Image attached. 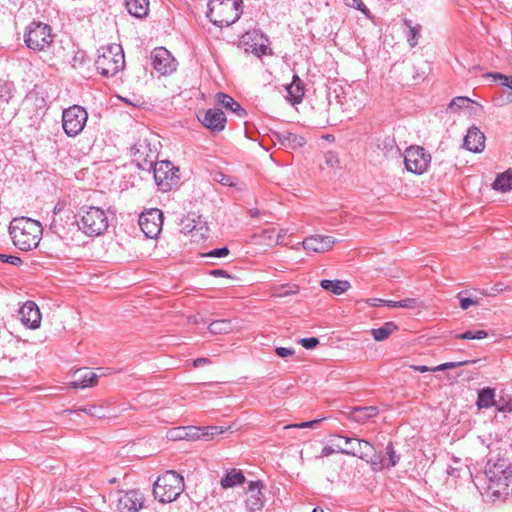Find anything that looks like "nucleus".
<instances>
[{"label": "nucleus", "instance_id": "20", "mask_svg": "<svg viewBox=\"0 0 512 512\" xmlns=\"http://www.w3.org/2000/svg\"><path fill=\"white\" fill-rule=\"evenodd\" d=\"M379 414V409L376 406L354 407L347 416L350 420L357 423H365L368 420L376 417Z\"/></svg>", "mask_w": 512, "mask_h": 512}, {"label": "nucleus", "instance_id": "10", "mask_svg": "<svg viewBox=\"0 0 512 512\" xmlns=\"http://www.w3.org/2000/svg\"><path fill=\"white\" fill-rule=\"evenodd\" d=\"M179 169L170 161H160L154 166V179L160 190L166 192L179 182Z\"/></svg>", "mask_w": 512, "mask_h": 512}, {"label": "nucleus", "instance_id": "50", "mask_svg": "<svg viewBox=\"0 0 512 512\" xmlns=\"http://www.w3.org/2000/svg\"><path fill=\"white\" fill-rule=\"evenodd\" d=\"M11 97L10 89L7 85L0 84V101L8 102Z\"/></svg>", "mask_w": 512, "mask_h": 512}, {"label": "nucleus", "instance_id": "60", "mask_svg": "<svg viewBox=\"0 0 512 512\" xmlns=\"http://www.w3.org/2000/svg\"><path fill=\"white\" fill-rule=\"evenodd\" d=\"M220 182L222 184L228 185V186H232L233 185V183L230 181V178L227 177V176H224V175H222V178H221Z\"/></svg>", "mask_w": 512, "mask_h": 512}, {"label": "nucleus", "instance_id": "40", "mask_svg": "<svg viewBox=\"0 0 512 512\" xmlns=\"http://www.w3.org/2000/svg\"><path fill=\"white\" fill-rule=\"evenodd\" d=\"M487 335H488L487 332L484 330H476V331L469 330L464 333L458 334L456 337L458 339H463V340H474V339L480 340V339L486 338Z\"/></svg>", "mask_w": 512, "mask_h": 512}, {"label": "nucleus", "instance_id": "31", "mask_svg": "<svg viewBox=\"0 0 512 512\" xmlns=\"http://www.w3.org/2000/svg\"><path fill=\"white\" fill-rule=\"evenodd\" d=\"M475 362H476L475 360H473V361H459V362H446V363H443L441 365L435 366L433 368H429V367L424 366V365H414V366H412V369L414 371L420 372V373H425V372H428V371L438 372V371H445V370H448V369H453V368H456V367H461V366L467 365L469 363H475Z\"/></svg>", "mask_w": 512, "mask_h": 512}, {"label": "nucleus", "instance_id": "6", "mask_svg": "<svg viewBox=\"0 0 512 512\" xmlns=\"http://www.w3.org/2000/svg\"><path fill=\"white\" fill-rule=\"evenodd\" d=\"M184 477L175 471H166L153 485V495L161 503L175 501L184 491Z\"/></svg>", "mask_w": 512, "mask_h": 512}, {"label": "nucleus", "instance_id": "25", "mask_svg": "<svg viewBox=\"0 0 512 512\" xmlns=\"http://www.w3.org/2000/svg\"><path fill=\"white\" fill-rule=\"evenodd\" d=\"M286 90L287 98L292 104H298L302 101L305 94L304 83L298 75L293 76L292 82L286 87Z\"/></svg>", "mask_w": 512, "mask_h": 512}, {"label": "nucleus", "instance_id": "27", "mask_svg": "<svg viewBox=\"0 0 512 512\" xmlns=\"http://www.w3.org/2000/svg\"><path fill=\"white\" fill-rule=\"evenodd\" d=\"M477 406L480 409H487L496 406L499 411H503V407H498L495 402V389L487 387L483 388L478 393Z\"/></svg>", "mask_w": 512, "mask_h": 512}, {"label": "nucleus", "instance_id": "5", "mask_svg": "<svg viewBox=\"0 0 512 512\" xmlns=\"http://www.w3.org/2000/svg\"><path fill=\"white\" fill-rule=\"evenodd\" d=\"M242 0H209L207 17L219 27L236 22L241 13Z\"/></svg>", "mask_w": 512, "mask_h": 512}, {"label": "nucleus", "instance_id": "48", "mask_svg": "<svg viewBox=\"0 0 512 512\" xmlns=\"http://www.w3.org/2000/svg\"><path fill=\"white\" fill-rule=\"evenodd\" d=\"M299 343L306 349H313L319 344V339L316 337L302 338Z\"/></svg>", "mask_w": 512, "mask_h": 512}, {"label": "nucleus", "instance_id": "58", "mask_svg": "<svg viewBox=\"0 0 512 512\" xmlns=\"http://www.w3.org/2000/svg\"><path fill=\"white\" fill-rule=\"evenodd\" d=\"M273 235H274V230L273 229L264 230L263 234H262L263 237L268 238L270 240L273 238Z\"/></svg>", "mask_w": 512, "mask_h": 512}, {"label": "nucleus", "instance_id": "24", "mask_svg": "<svg viewBox=\"0 0 512 512\" xmlns=\"http://www.w3.org/2000/svg\"><path fill=\"white\" fill-rule=\"evenodd\" d=\"M386 455L387 457L376 456L375 459H371V463L375 469L394 467L399 462L400 457L396 454L391 442L386 447Z\"/></svg>", "mask_w": 512, "mask_h": 512}, {"label": "nucleus", "instance_id": "32", "mask_svg": "<svg viewBox=\"0 0 512 512\" xmlns=\"http://www.w3.org/2000/svg\"><path fill=\"white\" fill-rule=\"evenodd\" d=\"M492 188L502 193L512 190V170L499 174L493 182Z\"/></svg>", "mask_w": 512, "mask_h": 512}, {"label": "nucleus", "instance_id": "52", "mask_svg": "<svg viewBox=\"0 0 512 512\" xmlns=\"http://www.w3.org/2000/svg\"><path fill=\"white\" fill-rule=\"evenodd\" d=\"M325 160H326V164L329 165L330 167L336 166L339 162L337 156L332 152H328L325 155Z\"/></svg>", "mask_w": 512, "mask_h": 512}, {"label": "nucleus", "instance_id": "43", "mask_svg": "<svg viewBox=\"0 0 512 512\" xmlns=\"http://www.w3.org/2000/svg\"><path fill=\"white\" fill-rule=\"evenodd\" d=\"M344 4L348 7L356 8L357 10L363 12L365 15H367L369 12L368 8L362 2V0H344Z\"/></svg>", "mask_w": 512, "mask_h": 512}, {"label": "nucleus", "instance_id": "17", "mask_svg": "<svg viewBox=\"0 0 512 512\" xmlns=\"http://www.w3.org/2000/svg\"><path fill=\"white\" fill-rule=\"evenodd\" d=\"M21 322L31 329L38 328L41 322V314L38 306L32 302L27 301L22 305L18 311Z\"/></svg>", "mask_w": 512, "mask_h": 512}, {"label": "nucleus", "instance_id": "13", "mask_svg": "<svg viewBox=\"0 0 512 512\" xmlns=\"http://www.w3.org/2000/svg\"><path fill=\"white\" fill-rule=\"evenodd\" d=\"M143 500V495L139 490L126 491L118 497L117 509L120 512H138L143 506Z\"/></svg>", "mask_w": 512, "mask_h": 512}, {"label": "nucleus", "instance_id": "36", "mask_svg": "<svg viewBox=\"0 0 512 512\" xmlns=\"http://www.w3.org/2000/svg\"><path fill=\"white\" fill-rule=\"evenodd\" d=\"M283 138L284 144L282 147L286 149H297L304 146L306 143L304 137L291 132H286V136Z\"/></svg>", "mask_w": 512, "mask_h": 512}, {"label": "nucleus", "instance_id": "37", "mask_svg": "<svg viewBox=\"0 0 512 512\" xmlns=\"http://www.w3.org/2000/svg\"><path fill=\"white\" fill-rule=\"evenodd\" d=\"M208 329L213 334L229 333L233 327L230 320H216L209 324Z\"/></svg>", "mask_w": 512, "mask_h": 512}, {"label": "nucleus", "instance_id": "9", "mask_svg": "<svg viewBox=\"0 0 512 512\" xmlns=\"http://www.w3.org/2000/svg\"><path fill=\"white\" fill-rule=\"evenodd\" d=\"M431 155L421 146H410L404 152V164L407 171L421 175L427 171Z\"/></svg>", "mask_w": 512, "mask_h": 512}, {"label": "nucleus", "instance_id": "3", "mask_svg": "<svg viewBox=\"0 0 512 512\" xmlns=\"http://www.w3.org/2000/svg\"><path fill=\"white\" fill-rule=\"evenodd\" d=\"M95 66L105 77L115 76L125 66L124 52L119 44L101 46L97 51Z\"/></svg>", "mask_w": 512, "mask_h": 512}, {"label": "nucleus", "instance_id": "2", "mask_svg": "<svg viewBox=\"0 0 512 512\" xmlns=\"http://www.w3.org/2000/svg\"><path fill=\"white\" fill-rule=\"evenodd\" d=\"M75 217L78 228L87 236H99L109 226L106 212L99 207L83 206Z\"/></svg>", "mask_w": 512, "mask_h": 512}, {"label": "nucleus", "instance_id": "45", "mask_svg": "<svg viewBox=\"0 0 512 512\" xmlns=\"http://www.w3.org/2000/svg\"><path fill=\"white\" fill-rule=\"evenodd\" d=\"M323 419H315L312 421L302 422L298 424L288 425L285 428H316Z\"/></svg>", "mask_w": 512, "mask_h": 512}, {"label": "nucleus", "instance_id": "30", "mask_svg": "<svg viewBox=\"0 0 512 512\" xmlns=\"http://www.w3.org/2000/svg\"><path fill=\"white\" fill-rule=\"evenodd\" d=\"M320 286L335 295L345 293L350 287V283L346 280H327L324 279L320 282Z\"/></svg>", "mask_w": 512, "mask_h": 512}, {"label": "nucleus", "instance_id": "47", "mask_svg": "<svg viewBox=\"0 0 512 512\" xmlns=\"http://www.w3.org/2000/svg\"><path fill=\"white\" fill-rule=\"evenodd\" d=\"M0 261L14 266H19L22 263V260L19 257L7 254H0Z\"/></svg>", "mask_w": 512, "mask_h": 512}, {"label": "nucleus", "instance_id": "11", "mask_svg": "<svg viewBox=\"0 0 512 512\" xmlns=\"http://www.w3.org/2000/svg\"><path fill=\"white\" fill-rule=\"evenodd\" d=\"M163 214L159 209H150L139 216V226L147 238H156L162 230Z\"/></svg>", "mask_w": 512, "mask_h": 512}, {"label": "nucleus", "instance_id": "26", "mask_svg": "<svg viewBox=\"0 0 512 512\" xmlns=\"http://www.w3.org/2000/svg\"><path fill=\"white\" fill-rule=\"evenodd\" d=\"M216 99L222 107L233 112L237 117L243 118L246 115L245 109L242 108V106L231 96L224 93H218L216 95Z\"/></svg>", "mask_w": 512, "mask_h": 512}, {"label": "nucleus", "instance_id": "22", "mask_svg": "<svg viewBox=\"0 0 512 512\" xmlns=\"http://www.w3.org/2000/svg\"><path fill=\"white\" fill-rule=\"evenodd\" d=\"M98 376L88 369H79L74 374V380L71 382L75 388H86L97 384Z\"/></svg>", "mask_w": 512, "mask_h": 512}, {"label": "nucleus", "instance_id": "28", "mask_svg": "<svg viewBox=\"0 0 512 512\" xmlns=\"http://www.w3.org/2000/svg\"><path fill=\"white\" fill-rule=\"evenodd\" d=\"M127 11L136 18H143L149 11V0H125Z\"/></svg>", "mask_w": 512, "mask_h": 512}, {"label": "nucleus", "instance_id": "7", "mask_svg": "<svg viewBox=\"0 0 512 512\" xmlns=\"http://www.w3.org/2000/svg\"><path fill=\"white\" fill-rule=\"evenodd\" d=\"M24 41L31 50L44 51L51 47L54 35L49 25L42 22H32L26 29Z\"/></svg>", "mask_w": 512, "mask_h": 512}, {"label": "nucleus", "instance_id": "12", "mask_svg": "<svg viewBox=\"0 0 512 512\" xmlns=\"http://www.w3.org/2000/svg\"><path fill=\"white\" fill-rule=\"evenodd\" d=\"M339 438H343L346 444L355 443L356 447H338V452L346 455H351L355 457H359L363 460H368L374 454L373 446L366 440L356 439L352 437H343L338 436Z\"/></svg>", "mask_w": 512, "mask_h": 512}, {"label": "nucleus", "instance_id": "34", "mask_svg": "<svg viewBox=\"0 0 512 512\" xmlns=\"http://www.w3.org/2000/svg\"><path fill=\"white\" fill-rule=\"evenodd\" d=\"M397 329L394 322H386L381 327L372 329L371 334L376 341H384Z\"/></svg>", "mask_w": 512, "mask_h": 512}, {"label": "nucleus", "instance_id": "41", "mask_svg": "<svg viewBox=\"0 0 512 512\" xmlns=\"http://www.w3.org/2000/svg\"><path fill=\"white\" fill-rule=\"evenodd\" d=\"M484 77L485 78H491L493 81L500 80L502 86L508 87V88H510L512 90V79L509 78L508 76L504 75V74L497 73V72L486 73L484 75Z\"/></svg>", "mask_w": 512, "mask_h": 512}, {"label": "nucleus", "instance_id": "44", "mask_svg": "<svg viewBox=\"0 0 512 512\" xmlns=\"http://www.w3.org/2000/svg\"><path fill=\"white\" fill-rule=\"evenodd\" d=\"M228 254H229V250L226 247H222V248L213 249L209 253L204 254L203 256L210 257V258H223V257H226Z\"/></svg>", "mask_w": 512, "mask_h": 512}, {"label": "nucleus", "instance_id": "19", "mask_svg": "<svg viewBox=\"0 0 512 512\" xmlns=\"http://www.w3.org/2000/svg\"><path fill=\"white\" fill-rule=\"evenodd\" d=\"M463 146L471 152L478 153L483 151L485 147V136L484 133L479 130L476 126H472L468 129L466 136L464 137Z\"/></svg>", "mask_w": 512, "mask_h": 512}, {"label": "nucleus", "instance_id": "56", "mask_svg": "<svg viewBox=\"0 0 512 512\" xmlns=\"http://www.w3.org/2000/svg\"><path fill=\"white\" fill-rule=\"evenodd\" d=\"M209 363L210 360L208 358H197L194 360L193 365L194 367H200Z\"/></svg>", "mask_w": 512, "mask_h": 512}, {"label": "nucleus", "instance_id": "1", "mask_svg": "<svg viewBox=\"0 0 512 512\" xmlns=\"http://www.w3.org/2000/svg\"><path fill=\"white\" fill-rule=\"evenodd\" d=\"M41 224L27 217L14 218L9 225V234L13 244L22 251L36 248L41 240Z\"/></svg>", "mask_w": 512, "mask_h": 512}, {"label": "nucleus", "instance_id": "18", "mask_svg": "<svg viewBox=\"0 0 512 512\" xmlns=\"http://www.w3.org/2000/svg\"><path fill=\"white\" fill-rule=\"evenodd\" d=\"M202 124L213 132L224 130L227 119L224 112L219 108H210L199 118Z\"/></svg>", "mask_w": 512, "mask_h": 512}, {"label": "nucleus", "instance_id": "46", "mask_svg": "<svg viewBox=\"0 0 512 512\" xmlns=\"http://www.w3.org/2000/svg\"><path fill=\"white\" fill-rule=\"evenodd\" d=\"M457 298L459 299L460 301V307L463 309V310H466L468 309L470 306L472 305H477L478 304V301L477 300H474L472 298H469V297H463L462 296V293H459L457 295Z\"/></svg>", "mask_w": 512, "mask_h": 512}, {"label": "nucleus", "instance_id": "63", "mask_svg": "<svg viewBox=\"0 0 512 512\" xmlns=\"http://www.w3.org/2000/svg\"><path fill=\"white\" fill-rule=\"evenodd\" d=\"M267 49H268V47H267V46L262 45V46L260 47L261 54H267Z\"/></svg>", "mask_w": 512, "mask_h": 512}, {"label": "nucleus", "instance_id": "55", "mask_svg": "<svg viewBox=\"0 0 512 512\" xmlns=\"http://www.w3.org/2000/svg\"><path fill=\"white\" fill-rule=\"evenodd\" d=\"M335 452V449H333L331 446H325L320 454V457H328L332 455Z\"/></svg>", "mask_w": 512, "mask_h": 512}, {"label": "nucleus", "instance_id": "62", "mask_svg": "<svg viewBox=\"0 0 512 512\" xmlns=\"http://www.w3.org/2000/svg\"><path fill=\"white\" fill-rule=\"evenodd\" d=\"M295 292L296 291H293V290H286L283 293H280L279 296H287V295H290V294H294Z\"/></svg>", "mask_w": 512, "mask_h": 512}, {"label": "nucleus", "instance_id": "42", "mask_svg": "<svg viewBox=\"0 0 512 512\" xmlns=\"http://www.w3.org/2000/svg\"><path fill=\"white\" fill-rule=\"evenodd\" d=\"M83 412L87 413L90 416L97 418H104L106 416L105 411L102 407L99 406H89L81 409Z\"/></svg>", "mask_w": 512, "mask_h": 512}, {"label": "nucleus", "instance_id": "8", "mask_svg": "<svg viewBox=\"0 0 512 512\" xmlns=\"http://www.w3.org/2000/svg\"><path fill=\"white\" fill-rule=\"evenodd\" d=\"M87 120V111L79 105H73L63 110L62 127L69 137H75L80 134L83 131Z\"/></svg>", "mask_w": 512, "mask_h": 512}, {"label": "nucleus", "instance_id": "61", "mask_svg": "<svg viewBox=\"0 0 512 512\" xmlns=\"http://www.w3.org/2000/svg\"><path fill=\"white\" fill-rule=\"evenodd\" d=\"M211 274L214 276H224V275H226V272L224 270L217 269V270H213L211 272Z\"/></svg>", "mask_w": 512, "mask_h": 512}, {"label": "nucleus", "instance_id": "53", "mask_svg": "<svg viewBox=\"0 0 512 512\" xmlns=\"http://www.w3.org/2000/svg\"><path fill=\"white\" fill-rule=\"evenodd\" d=\"M286 136V132H274L273 133V140H274V143H278L281 147L283 146L284 144V138Z\"/></svg>", "mask_w": 512, "mask_h": 512}, {"label": "nucleus", "instance_id": "33", "mask_svg": "<svg viewBox=\"0 0 512 512\" xmlns=\"http://www.w3.org/2000/svg\"><path fill=\"white\" fill-rule=\"evenodd\" d=\"M183 229L186 233H190L191 236L195 239L207 238L209 232V228L200 220L193 225L190 223L185 224Z\"/></svg>", "mask_w": 512, "mask_h": 512}, {"label": "nucleus", "instance_id": "23", "mask_svg": "<svg viewBox=\"0 0 512 512\" xmlns=\"http://www.w3.org/2000/svg\"><path fill=\"white\" fill-rule=\"evenodd\" d=\"M362 94L363 92L361 90H356L349 87L348 91L344 92L343 100H339V103L344 110L359 111L364 105L363 102L358 98V96Z\"/></svg>", "mask_w": 512, "mask_h": 512}, {"label": "nucleus", "instance_id": "4", "mask_svg": "<svg viewBox=\"0 0 512 512\" xmlns=\"http://www.w3.org/2000/svg\"><path fill=\"white\" fill-rule=\"evenodd\" d=\"M485 474L489 481L488 488L493 494L508 493V487L512 482V470L509 467L508 460L489 458L485 467Z\"/></svg>", "mask_w": 512, "mask_h": 512}, {"label": "nucleus", "instance_id": "39", "mask_svg": "<svg viewBox=\"0 0 512 512\" xmlns=\"http://www.w3.org/2000/svg\"><path fill=\"white\" fill-rule=\"evenodd\" d=\"M200 429V439L205 440H209L213 436L222 434L227 430V428H224L222 426H206Z\"/></svg>", "mask_w": 512, "mask_h": 512}, {"label": "nucleus", "instance_id": "51", "mask_svg": "<svg viewBox=\"0 0 512 512\" xmlns=\"http://www.w3.org/2000/svg\"><path fill=\"white\" fill-rule=\"evenodd\" d=\"M276 354L281 358H286L288 356H292L294 354V350L285 347H277L275 349Z\"/></svg>", "mask_w": 512, "mask_h": 512}, {"label": "nucleus", "instance_id": "64", "mask_svg": "<svg viewBox=\"0 0 512 512\" xmlns=\"http://www.w3.org/2000/svg\"><path fill=\"white\" fill-rule=\"evenodd\" d=\"M312 512H324V510L322 508H320V507H316V508L313 509Z\"/></svg>", "mask_w": 512, "mask_h": 512}, {"label": "nucleus", "instance_id": "15", "mask_svg": "<svg viewBox=\"0 0 512 512\" xmlns=\"http://www.w3.org/2000/svg\"><path fill=\"white\" fill-rule=\"evenodd\" d=\"M263 485L260 481H252L246 491L245 506L249 512H256L263 508L264 498L262 493Z\"/></svg>", "mask_w": 512, "mask_h": 512}, {"label": "nucleus", "instance_id": "49", "mask_svg": "<svg viewBox=\"0 0 512 512\" xmlns=\"http://www.w3.org/2000/svg\"><path fill=\"white\" fill-rule=\"evenodd\" d=\"M398 308L414 309L417 307V299L406 298L404 300L397 301Z\"/></svg>", "mask_w": 512, "mask_h": 512}, {"label": "nucleus", "instance_id": "16", "mask_svg": "<svg viewBox=\"0 0 512 512\" xmlns=\"http://www.w3.org/2000/svg\"><path fill=\"white\" fill-rule=\"evenodd\" d=\"M336 240L332 236L314 235L307 237L301 243L306 251L324 253L332 249Z\"/></svg>", "mask_w": 512, "mask_h": 512}, {"label": "nucleus", "instance_id": "29", "mask_svg": "<svg viewBox=\"0 0 512 512\" xmlns=\"http://www.w3.org/2000/svg\"><path fill=\"white\" fill-rule=\"evenodd\" d=\"M245 482V476L242 471L239 469H231L226 475L221 479L220 485L222 488H232L237 485H241Z\"/></svg>", "mask_w": 512, "mask_h": 512}, {"label": "nucleus", "instance_id": "57", "mask_svg": "<svg viewBox=\"0 0 512 512\" xmlns=\"http://www.w3.org/2000/svg\"><path fill=\"white\" fill-rule=\"evenodd\" d=\"M383 301L384 299H379V298H370L368 299L366 302L370 305V306H379L381 304H383Z\"/></svg>", "mask_w": 512, "mask_h": 512}, {"label": "nucleus", "instance_id": "14", "mask_svg": "<svg viewBox=\"0 0 512 512\" xmlns=\"http://www.w3.org/2000/svg\"><path fill=\"white\" fill-rule=\"evenodd\" d=\"M152 65L155 70L162 75H166L175 70V62L170 52L163 48H155L151 54Z\"/></svg>", "mask_w": 512, "mask_h": 512}, {"label": "nucleus", "instance_id": "54", "mask_svg": "<svg viewBox=\"0 0 512 512\" xmlns=\"http://www.w3.org/2000/svg\"><path fill=\"white\" fill-rule=\"evenodd\" d=\"M288 230L287 229H280L279 233L277 234L276 236V239H275V244H282L283 243V239L284 237L286 236Z\"/></svg>", "mask_w": 512, "mask_h": 512}, {"label": "nucleus", "instance_id": "38", "mask_svg": "<svg viewBox=\"0 0 512 512\" xmlns=\"http://www.w3.org/2000/svg\"><path fill=\"white\" fill-rule=\"evenodd\" d=\"M473 103L474 101L466 96H458L450 101L448 105V110L457 111L463 108H468L469 105Z\"/></svg>", "mask_w": 512, "mask_h": 512}, {"label": "nucleus", "instance_id": "35", "mask_svg": "<svg viewBox=\"0 0 512 512\" xmlns=\"http://www.w3.org/2000/svg\"><path fill=\"white\" fill-rule=\"evenodd\" d=\"M403 24L407 27V41L410 47H415L418 44V40L421 32V25L416 24L413 25L412 21L409 19H404Z\"/></svg>", "mask_w": 512, "mask_h": 512}, {"label": "nucleus", "instance_id": "21", "mask_svg": "<svg viewBox=\"0 0 512 512\" xmlns=\"http://www.w3.org/2000/svg\"><path fill=\"white\" fill-rule=\"evenodd\" d=\"M200 431L196 426L176 427L168 432V436L172 440H199Z\"/></svg>", "mask_w": 512, "mask_h": 512}, {"label": "nucleus", "instance_id": "59", "mask_svg": "<svg viewBox=\"0 0 512 512\" xmlns=\"http://www.w3.org/2000/svg\"><path fill=\"white\" fill-rule=\"evenodd\" d=\"M383 305H386L391 308H398L397 301H393V300H384Z\"/></svg>", "mask_w": 512, "mask_h": 512}]
</instances>
